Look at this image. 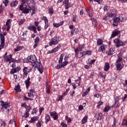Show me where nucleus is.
Returning <instances> with one entry per match:
<instances>
[{
	"label": "nucleus",
	"mask_w": 127,
	"mask_h": 127,
	"mask_svg": "<svg viewBox=\"0 0 127 127\" xmlns=\"http://www.w3.org/2000/svg\"><path fill=\"white\" fill-rule=\"evenodd\" d=\"M28 62H30L32 66L33 67H35V68H37V69L39 71L41 74L43 73V66L42 64L40 63V62H38L37 61V59H36V57L35 55L31 56L30 57H28L27 58Z\"/></svg>",
	"instance_id": "f257e3e1"
},
{
	"label": "nucleus",
	"mask_w": 127,
	"mask_h": 127,
	"mask_svg": "<svg viewBox=\"0 0 127 127\" xmlns=\"http://www.w3.org/2000/svg\"><path fill=\"white\" fill-rule=\"evenodd\" d=\"M28 7L31 9L32 14H34V13H35V9H36L35 1H34V0H30V2L28 3Z\"/></svg>",
	"instance_id": "f03ea898"
},
{
	"label": "nucleus",
	"mask_w": 127,
	"mask_h": 127,
	"mask_svg": "<svg viewBox=\"0 0 127 127\" xmlns=\"http://www.w3.org/2000/svg\"><path fill=\"white\" fill-rule=\"evenodd\" d=\"M1 30V28L0 26V32ZM0 50H1L4 47V42L5 41L4 36L0 33Z\"/></svg>",
	"instance_id": "7ed1b4c3"
},
{
	"label": "nucleus",
	"mask_w": 127,
	"mask_h": 127,
	"mask_svg": "<svg viewBox=\"0 0 127 127\" xmlns=\"http://www.w3.org/2000/svg\"><path fill=\"white\" fill-rule=\"evenodd\" d=\"M123 17H113V25L114 26H117L118 23L120 22H122L123 21Z\"/></svg>",
	"instance_id": "20e7f679"
},
{
	"label": "nucleus",
	"mask_w": 127,
	"mask_h": 127,
	"mask_svg": "<svg viewBox=\"0 0 127 127\" xmlns=\"http://www.w3.org/2000/svg\"><path fill=\"white\" fill-rule=\"evenodd\" d=\"M19 10H21L22 13H24L25 14L29 13V11L31 12V9H30V8H27V5L19 7Z\"/></svg>",
	"instance_id": "39448f33"
},
{
	"label": "nucleus",
	"mask_w": 127,
	"mask_h": 127,
	"mask_svg": "<svg viewBox=\"0 0 127 127\" xmlns=\"http://www.w3.org/2000/svg\"><path fill=\"white\" fill-rule=\"evenodd\" d=\"M114 43H115L116 45V47L119 48V47H121V46H124L125 45V43L123 42L120 39L117 38L114 41Z\"/></svg>",
	"instance_id": "423d86ee"
},
{
	"label": "nucleus",
	"mask_w": 127,
	"mask_h": 127,
	"mask_svg": "<svg viewBox=\"0 0 127 127\" xmlns=\"http://www.w3.org/2000/svg\"><path fill=\"white\" fill-rule=\"evenodd\" d=\"M58 42H59V40H58L57 36H56L52 39L49 44L50 46H52L53 45H56V44H58Z\"/></svg>",
	"instance_id": "0eeeda50"
},
{
	"label": "nucleus",
	"mask_w": 127,
	"mask_h": 127,
	"mask_svg": "<svg viewBox=\"0 0 127 127\" xmlns=\"http://www.w3.org/2000/svg\"><path fill=\"white\" fill-rule=\"evenodd\" d=\"M4 60L5 63H8L9 62V64H10L11 62H13L12 61V55L10 54L8 56H4Z\"/></svg>",
	"instance_id": "6e6552de"
},
{
	"label": "nucleus",
	"mask_w": 127,
	"mask_h": 127,
	"mask_svg": "<svg viewBox=\"0 0 127 127\" xmlns=\"http://www.w3.org/2000/svg\"><path fill=\"white\" fill-rule=\"evenodd\" d=\"M0 105L4 109H7V108H9L10 107V104L8 102H4L2 100L0 101Z\"/></svg>",
	"instance_id": "1a4fd4ad"
},
{
	"label": "nucleus",
	"mask_w": 127,
	"mask_h": 127,
	"mask_svg": "<svg viewBox=\"0 0 127 127\" xmlns=\"http://www.w3.org/2000/svg\"><path fill=\"white\" fill-rule=\"evenodd\" d=\"M68 63V62L67 61H65L63 62L62 64H58L56 67V69L58 70L59 69H61V68H64L65 66H67Z\"/></svg>",
	"instance_id": "9d476101"
},
{
	"label": "nucleus",
	"mask_w": 127,
	"mask_h": 127,
	"mask_svg": "<svg viewBox=\"0 0 127 127\" xmlns=\"http://www.w3.org/2000/svg\"><path fill=\"white\" fill-rule=\"evenodd\" d=\"M75 57H77V58H82V57H83V53L82 52L79 53V49L77 48L75 49Z\"/></svg>",
	"instance_id": "9b49d317"
},
{
	"label": "nucleus",
	"mask_w": 127,
	"mask_h": 127,
	"mask_svg": "<svg viewBox=\"0 0 127 127\" xmlns=\"http://www.w3.org/2000/svg\"><path fill=\"white\" fill-rule=\"evenodd\" d=\"M121 33V31H119L117 29H115L114 31H113L111 36L110 37L111 39L112 38H114V37H116L117 35H119Z\"/></svg>",
	"instance_id": "f8f14e48"
},
{
	"label": "nucleus",
	"mask_w": 127,
	"mask_h": 127,
	"mask_svg": "<svg viewBox=\"0 0 127 127\" xmlns=\"http://www.w3.org/2000/svg\"><path fill=\"white\" fill-rule=\"evenodd\" d=\"M63 2L64 4L66 9H68L71 6V3L69 2V0H64Z\"/></svg>",
	"instance_id": "ddd939ff"
},
{
	"label": "nucleus",
	"mask_w": 127,
	"mask_h": 127,
	"mask_svg": "<svg viewBox=\"0 0 127 127\" xmlns=\"http://www.w3.org/2000/svg\"><path fill=\"white\" fill-rule=\"evenodd\" d=\"M21 69V67H17L15 68H12L10 71V73L11 74H14V73H17L19 72V71H20Z\"/></svg>",
	"instance_id": "4468645a"
},
{
	"label": "nucleus",
	"mask_w": 127,
	"mask_h": 127,
	"mask_svg": "<svg viewBox=\"0 0 127 127\" xmlns=\"http://www.w3.org/2000/svg\"><path fill=\"white\" fill-rule=\"evenodd\" d=\"M28 29H29V30H31V31H33L34 33H37L36 27L34 25L29 26L28 27Z\"/></svg>",
	"instance_id": "2eb2a0df"
},
{
	"label": "nucleus",
	"mask_w": 127,
	"mask_h": 127,
	"mask_svg": "<svg viewBox=\"0 0 127 127\" xmlns=\"http://www.w3.org/2000/svg\"><path fill=\"white\" fill-rule=\"evenodd\" d=\"M25 84L26 85V88L28 89L29 86H30V77L29 76H28L27 79L25 81Z\"/></svg>",
	"instance_id": "dca6fc26"
},
{
	"label": "nucleus",
	"mask_w": 127,
	"mask_h": 127,
	"mask_svg": "<svg viewBox=\"0 0 127 127\" xmlns=\"http://www.w3.org/2000/svg\"><path fill=\"white\" fill-rule=\"evenodd\" d=\"M39 120V117L38 116H34L31 118V120L29 121V123L31 124H34L36 121H38Z\"/></svg>",
	"instance_id": "f3484780"
},
{
	"label": "nucleus",
	"mask_w": 127,
	"mask_h": 127,
	"mask_svg": "<svg viewBox=\"0 0 127 127\" xmlns=\"http://www.w3.org/2000/svg\"><path fill=\"white\" fill-rule=\"evenodd\" d=\"M106 48H107V45L103 44L101 46L99 47L98 52H104V51L106 50Z\"/></svg>",
	"instance_id": "a211bd4d"
},
{
	"label": "nucleus",
	"mask_w": 127,
	"mask_h": 127,
	"mask_svg": "<svg viewBox=\"0 0 127 127\" xmlns=\"http://www.w3.org/2000/svg\"><path fill=\"white\" fill-rule=\"evenodd\" d=\"M117 12V10L116 9H112L111 10L110 12H108L109 15L110 16V17H113V16H116V13Z\"/></svg>",
	"instance_id": "6ab92c4d"
},
{
	"label": "nucleus",
	"mask_w": 127,
	"mask_h": 127,
	"mask_svg": "<svg viewBox=\"0 0 127 127\" xmlns=\"http://www.w3.org/2000/svg\"><path fill=\"white\" fill-rule=\"evenodd\" d=\"M35 92L34 91V90L33 89H31L30 90V92L28 93V96L29 97V98H31L32 97L34 98V93Z\"/></svg>",
	"instance_id": "aec40b11"
},
{
	"label": "nucleus",
	"mask_w": 127,
	"mask_h": 127,
	"mask_svg": "<svg viewBox=\"0 0 127 127\" xmlns=\"http://www.w3.org/2000/svg\"><path fill=\"white\" fill-rule=\"evenodd\" d=\"M90 20L92 22L94 27H97L98 26V21L95 18H91Z\"/></svg>",
	"instance_id": "412c9836"
},
{
	"label": "nucleus",
	"mask_w": 127,
	"mask_h": 127,
	"mask_svg": "<svg viewBox=\"0 0 127 127\" xmlns=\"http://www.w3.org/2000/svg\"><path fill=\"white\" fill-rule=\"evenodd\" d=\"M18 4V1L17 0H16L15 1H12L10 3V5L11 7L17 6V5Z\"/></svg>",
	"instance_id": "4be33fe9"
},
{
	"label": "nucleus",
	"mask_w": 127,
	"mask_h": 127,
	"mask_svg": "<svg viewBox=\"0 0 127 127\" xmlns=\"http://www.w3.org/2000/svg\"><path fill=\"white\" fill-rule=\"evenodd\" d=\"M115 54V48H111L108 54V56Z\"/></svg>",
	"instance_id": "5701e85b"
},
{
	"label": "nucleus",
	"mask_w": 127,
	"mask_h": 127,
	"mask_svg": "<svg viewBox=\"0 0 127 127\" xmlns=\"http://www.w3.org/2000/svg\"><path fill=\"white\" fill-rule=\"evenodd\" d=\"M63 24H64V21H61L60 23H53V26L54 27H56L57 28L59 27L60 26H61Z\"/></svg>",
	"instance_id": "b1692460"
},
{
	"label": "nucleus",
	"mask_w": 127,
	"mask_h": 127,
	"mask_svg": "<svg viewBox=\"0 0 127 127\" xmlns=\"http://www.w3.org/2000/svg\"><path fill=\"white\" fill-rule=\"evenodd\" d=\"M21 4L20 5L19 7L25 6H27L26 3L28 2V0H21Z\"/></svg>",
	"instance_id": "393cba45"
},
{
	"label": "nucleus",
	"mask_w": 127,
	"mask_h": 127,
	"mask_svg": "<svg viewBox=\"0 0 127 127\" xmlns=\"http://www.w3.org/2000/svg\"><path fill=\"white\" fill-rule=\"evenodd\" d=\"M124 66L122 65V63H118L116 64V68L119 71H121L123 69Z\"/></svg>",
	"instance_id": "a878e982"
},
{
	"label": "nucleus",
	"mask_w": 127,
	"mask_h": 127,
	"mask_svg": "<svg viewBox=\"0 0 127 127\" xmlns=\"http://www.w3.org/2000/svg\"><path fill=\"white\" fill-rule=\"evenodd\" d=\"M104 71H109L110 70V64L108 63H106L104 68Z\"/></svg>",
	"instance_id": "bb28decb"
},
{
	"label": "nucleus",
	"mask_w": 127,
	"mask_h": 127,
	"mask_svg": "<svg viewBox=\"0 0 127 127\" xmlns=\"http://www.w3.org/2000/svg\"><path fill=\"white\" fill-rule=\"evenodd\" d=\"M78 31H79V30H78L77 28H75L74 30H72L70 31V35H75L78 33Z\"/></svg>",
	"instance_id": "cd10ccee"
},
{
	"label": "nucleus",
	"mask_w": 127,
	"mask_h": 127,
	"mask_svg": "<svg viewBox=\"0 0 127 127\" xmlns=\"http://www.w3.org/2000/svg\"><path fill=\"white\" fill-rule=\"evenodd\" d=\"M87 121H88V116H84V118L81 120V124L82 125H85V124L87 123Z\"/></svg>",
	"instance_id": "c85d7f7f"
},
{
	"label": "nucleus",
	"mask_w": 127,
	"mask_h": 127,
	"mask_svg": "<svg viewBox=\"0 0 127 127\" xmlns=\"http://www.w3.org/2000/svg\"><path fill=\"white\" fill-rule=\"evenodd\" d=\"M60 48H61V44H60L59 45H58L57 47L53 49L54 53H56V52H57V51H58Z\"/></svg>",
	"instance_id": "c756f323"
},
{
	"label": "nucleus",
	"mask_w": 127,
	"mask_h": 127,
	"mask_svg": "<svg viewBox=\"0 0 127 127\" xmlns=\"http://www.w3.org/2000/svg\"><path fill=\"white\" fill-rule=\"evenodd\" d=\"M90 90L91 88H90V87H88L86 91L82 93V97H85V96H87V95H88V93L90 92Z\"/></svg>",
	"instance_id": "7c9ffc66"
},
{
	"label": "nucleus",
	"mask_w": 127,
	"mask_h": 127,
	"mask_svg": "<svg viewBox=\"0 0 127 127\" xmlns=\"http://www.w3.org/2000/svg\"><path fill=\"white\" fill-rule=\"evenodd\" d=\"M28 100L29 101H33V100H34V98L33 97H31V98H28L26 96H24V98H23V101H28Z\"/></svg>",
	"instance_id": "2f4dec72"
},
{
	"label": "nucleus",
	"mask_w": 127,
	"mask_h": 127,
	"mask_svg": "<svg viewBox=\"0 0 127 127\" xmlns=\"http://www.w3.org/2000/svg\"><path fill=\"white\" fill-rule=\"evenodd\" d=\"M122 61H123V57L118 56V59L116 61V63L117 64L121 63Z\"/></svg>",
	"instance_id": "473e14b6"
},
{
	"label": "nucleus",
	"mask_w": 127,
	"mask_h": 127,
	"mask_svg": "<svg viewBox=\"0 0 127 127\" xmlns=\"http://www.w3.org/2000/svg\"><path fill=\"white\" fill-rule=\"evenodd\" d=\"M45 120L46 123H48L51 120L50 116L47 114H46Z\"/></svg>",
	"instance_id": "72a5a7b5"
},
{
	"label": "nucleus",
	"mask_w": 127,
	"mask_h": 127,
	"mask_svg": "<svg viewBox=\"0 0 127 127\" xmlns=\"http://www.w3.org/2000/svg\"><path fill=\"white\" fill-rule=\"evenodd\" d=\"M64 57V55L63 54L61 55V56L60 57L59 60V64H61L62 62H63V58Z\"/></svg>",
	"instance_id": "f704fd0d"
},
{
	"label": "nucleus",
	"mask_w": 127,
	"mask_h": 127,
	"mask_svg": "<svg viewBox=\"0 0 127 127\" xmlns=\"http://www.w3.org/2000/svg\"><path fill=\"white\" fill-rule=\"evenodd\" d=\"M97 44L98 46H101V45H103V40L101 39H99L97 40Z\"/></svg>",
	"instance_id": "c9c22d12"
},
{
	"label": "nucleus",
	"mask_w": 127,
	"mask_h": 127,
	"mask_svg": "<svg viewBox=\"0 0 127 127\" xmlns=\"http://www.w3.org/2000/svg\"><path fill=\"white\" fill-rule=\"evenodd\" d=\"M15 91L16 92H21V89H20V86L19 85H17L14 88Z\"/></svg>",
	"instance_id": "e433bc0d"
},
{
	"label": "nucleus",
	"mask_w": 127,
	"mask_h": 127,
	"mask_svg": "<svg viewBox=\"0 0 127 127\" xmlns=\"http://www.w3.org/2000/svg\"><path fill=\"white\" fill-rule=\"evenodd\" d=\"M22 48H23V47H21V46H18V47H17L16 48H15L14 50V51L15 52H17L18 51H20V50H22Z\"/></svg>",
	"instance_id": "4c0bfd02"
},
{
	"label": "nucleus",
	"mask_w": 127,
	"mask_h": 127,
	"mask_svg": "<svg viewBox=\"0 0 127 127\" xmlns=\"http://www.w3.org/2000/svg\"><path fill=\"white\" fill-rule=\"evenodd\" d=\"M103 119V115L102 113H99L97 116V121H101Z\"/></svg>",
	"instance_id": "58836bf2"
},
{
	"label": "nucleus",
	"mask_w": 127,
	"mask_h": 127,
	"mask_svg": "<svg viewBox=\"0 0 127 127\" xmlns=\"http://www.w3.org/2000/svg\"><path fill=\"white\" fill-rule=\"evenodd\" d=\"M25 22V19H21L20 20L18 21V24L19 25H21L23 24Z\"/></svg>",
	"instance_id": "ea45409f"
},
{
	"label": "nucleus",
	"mask_w": 127,
	"mask_h": 127,
	"mask_svg": "<svg viewBox=\"0 0 127 127\" xmlns=\"http://www.w3.org/2000/svg\"><path fill=\"white\" fill-rule=\"evenodd\" d=\"M49 13H50V14H53V13H54V11L53 10V7H50L49 8Z\"/></svg>",
	"instance_id": "a19ab883"
},
{
	"label": "nucleus",
	"mask_w": 127,
	"mask_h": 127,
	"mask_svg": "<svg viewBox=\"0 0 127 127\" xmlns=\"http://www.w3.org/2000/svg\"><path fill=\"white\" fill-rule=\"evenodd\" d=\"M109 110H110V106H107L103 109V112L108 113V112H109Z\"/></svg>",
	"instance_id": "79ce46f5"
},
{
	"label": "nucleus",
	"mask_w": 127,
	"mask_h": 127,
	"mask_svg": "<svg viewBox=\"0 0 127 127\" xmlns=\"http://www.w3.org/2000/svg\"><path fill=\"white\" fill-rule=\"evenodd\" d=\"M85 48V44L83 45H80L78 46V49H79L80 51H82L83 49Z\"/></svg>",
	"instance_id": "37998d69"
},
{
	"label": "nucleus",
	"mask_w": 127,
	"mask_h": 127,
	"mask_svg": "<svg viewBox=\"0 0 127 127\" xmlns=\"http://www.w3.org/2000/svg\"><path fill=\"white\" fill-rule=\"evenodd\" d=\"M28 70V68L27 67H24L23 69V72L25 74H28V71H27Z\"/></svg>",
	"instance_id": "c03bdc74"
},
{
	"label": "nucleus",
	"mask_w": 127,
	"mask_h": 127,
	"mask_svg": "<svg viewBox=\"0 0 127 127\" xmlns=\"http://www.w3.org/2000/svg\"><path fill=\"white\" fill-rule=\"evenodd\" d=\"M41 19L42 20H44L45 22L49 21L48 19H47V17L45 16H43V17L41 18Z\"/></svg>",
	"instance_id": "a18cd8bd"
},
{
	"label": "nucleus",
	"mask_w": 127,
	"mask_h": 127,
	"mask_svg": "<svg viewBox=\"0 0 127 127\" xmlns=\"http://www.w3.org/2000/svg\"><path fill=\"white\" fill-rule=\"evenodd\" d=\"M39 41H40V39H39V37H37L34 39V43H37L38 44V43H39Z\"/></svg>",
	"instance_id": "49530a36"
},
{
	"label": "nucleus",
	"mask_w": 127,
	"mask_h": 127,
	"mask_svg": "<svg viewBox=\"0 0 127 127\" xmlns=\"http://www.w3.org/2000/svg\"><path fill=\"white\" fill-rule=\"evenodd\" d=\"M72 21L73 22H77V15H73Z\"/></svg>",
	"instance_id": "de8ad7c7"
},
{
	"label": "nucleus",
	"mask_w": 127,
	"mask_h": 127,
	"mask_svg": "<svg viewBox=\"0 0 127 127\" xmlns=\"http://www.w3.org/2000/svg\"><path fill=\"white\" fill-rule=\"evenodd\" d=\"M48 22H45V29H47V28H48V27H49V23Z\"/></svg>",
	"instance_id": "09e8293b"
},
{
	"label": "nucleus",
	"mask_w": 127,
	"mask_h": 127,
	"mask_svg": "<svg viewBox=\"0 0 127 127\" xmlns=\"http://www.w3.org/2000/svg\"><path fill=\"white\" fill-rule=\"evenodd\" d=\"M42 125V123H41V121H38V123L36 124V126L37 127H41Z\"/></svg>",
	"instance_id": "8fccbe9b"
},
{
	"label": "nucleus",
	"mask_w": 127,
	"mask_h": 127,
	"mask_svg": "<svg viewBox=\"0 0 127 127\" xmlns=\"http://www.w3.org/2000/svg\"><path fill=\"white\" fill-rule=\"evenodd\" d=\"M46 92L48 94H50V92H51V90L49 88V86L47 85H46Z\"/></svg>",
	"instance_id": "3c124183"
},
{
	"label": "nucleus",
	"mask_w": 127,
	"mask_h": 127,
	"mask_svg": "<svg viewBox=\"0 0 127 127\" xmlns=\"http://www.w3.org/2000/svg\"><path fill=\"white\" fill-rule=\"evenodd\" d=\"M56 114H57L56 113V112L55 111H53L52 112H50V116H51V117H54L55 115H56Z\"/></svg>",
	"instance_id": "603ef678"
},
{
	"label": "nucleus",
	"mask_w": 127,
	"mask_h": 127,
	"mask_svg": "<svg viewBox=\"0 0 127 127\" xmlns=\"http://www.w3.org/2000/svg\"><path fill=\"white\" fill-rule=\"evenodd\" d=\"M65 121L67 122V123H71V118L68 117V116H65Z\"/></svg>",
	"instance_id": "864d4df0"
},
{
	"label": "nucleus",
	"mask_w": 127,
	"mask_h": 127,
	"mask_svg": "<svg viewBox=\"0 0 127 127\" xmlns=\"http://www.w3.org/2000/svg\"><path fill=\"white\" fill-rule=\"evenodd\" d=\"M5 26H6V30L7 31H9V29H10V24H6Z\"/></svg>",
	"instance_id": "5fc2aeb1"
},
{
	"label": "nucleus",
	"mask_w": 127,
	"mask_h": 127,
	"mask_svg": "<svg viewBox=\"0 0 127 127\" xmlns=\"http://www.w3.org/2000/svg\"><path fill=\"white\" fill-rule=\"evenodd\" d=\"M12 21V20H11V19H9L6 21V24H11Z\"/></svg>",
	"instance_id": "6e6d98bb"
},
{
	"label": "nucleus",
	"mask_w": 127,
	"mask_h": 127,
	"mask_svg": "<svg viewBox=\"0 0 127 127\" xmlns=\"http://www.w3.org/2000/svg\"><path fill=\"white\" fill-rule=\"evenodd\" d=\"M29 117V113H28V112H25V114L24 115L23 117L27 118H28Z\"/></svg>",
	"instance_id": "4d7b16f0"
},
{
	"label": "nucleus",
	"mask_w": 127,
	"mask_h": 127,
	"mask_svg": "<svg viewBox=\"0 0 127 127\" xmlns=\"http://www.w3.org/2000/svg\"><path fill=\"white\" fill-rule=\"evenodd\" d=\"M119 101H120V98H119V97L117 96L115 98L114 102L118 104V103H119Z\"/></svg>",
	"instance_id": "13d9d810"
},
{
	"label": "nucleus",
	"mask_w": 127,
	"mask_h": 127,
	"mask_svg": "<svg viewBox=\"0 0 127 127\" xmlns=\"http://www.w3.org/2000/svg\"><path fill=\"white\" fill-rule=\"evenodd\" d=\"M87 13H88V15L90 16V17H92V16H93V13L91 12V10H89Z\"/></svg>",
	"instance_id": "bf43d9fd"
},
{
	"label": "nucleus",
	"mask_w": 127,
	"mask_h": 127,
	"mask_svg": "<svg viewBox=\"0 0 127 127\" xmlns=\"http://www.w3.org/2000/svg\"><path fill=\"white\" fill-rule=\"evenodd\" d=\"M101 96V94L97 93L94 95V98H100V96Z\"/></svg>",
	"instance_id": "052dcab7"
},
{
	"label": "nucleus",
	"mask_w": 127,
	"mask_h": 127,
	"mask_svg": "<svg viewBox=\"0 0 127 127\" xmlns=\"http://www.w3.org/2000/svg\"><path fill=\"white\" fill-rule=\"evenodd\" d=\"M8 0H5L3 1V3H4L5 6H7V4L8 3Z\"/></svg>",
	"instance_id": "680f3d73"
},
{
	"label": "nucleus",
	"mask_w": 127,
	"mask_h": 127,
	"mask_svg": "<svg viewBox=\"0 0 127 127\" xmlns=\"http://www.w3.org/2000/svg\"><path fill=\"white\" fill-rule=\"evenodd\" d=\"M37 108H34L33 109V111L32 112V115H34V114H36V113H37V111H36V109Z\"/></svg>",
	"instance_id": "e2e57ef3"
},
{
	"label": "nucleus",
	"mask_w": 127,
	"mask_h": 127,
	"mask_svg": "<svg viewBox=\"0 0 127 127\" xmlns=\"http://www.w3.org/2000/svg\"><path fill=\"white\" fill-rule=\"evenodd\" d=\"M80 14L81 16H84V14H85V13H84V10L83 9L80 10Z\"/></svg>",
	"instance_id": "0e129e2a"
},
{
	"label": "nucleus",
	"mask_w": 127,
	"mask_h": 127,
	"mask_svg": "<svg viewBox=\"0 0 127 127\" xmlns=\"http://www.w3.org/2000/svg\"><path fill=\"white\" fill-rule=\"evenodd\" d=\"M61 126L62 127H67V125L66 124L64 123V122L61 123Z\"/></svg>",
	"instance_id": "69168bd1"
},
{
	"label": "nucleus",
	"mask_w": 127,
	"mask_h": 127,
	"mask_svg": "<svg viewBox=\"0 0 127 127\" xmlns=\"http://www.w3.org/2000/svg\"><path fill=\"white\" fill-rule=\"evenodd\" d=\"M78 110L79 111H82V110H84V107L82 105H80L78 107Z\"/></svg>",
	"instance_id": "338daca9"
},
{
	"label": "nucleus",
	"mask_w": 127,
	"mask_h": 127,
	"mask_svg": "<svg viewBox=\"0 0 127 127\" xmlns=\"http://www.w3.org/2000/svg\"><path fill=\"white\" fill-rule=\"evenodd\" d=\"M127 94H125L124 97L122 98L123 102H124V101H126V99H127Z\"/></svg>",
	"instance_id": "774afa93"
}]
</instances>
